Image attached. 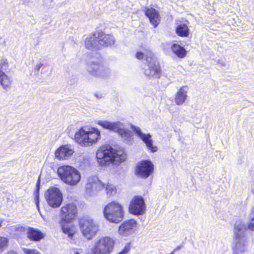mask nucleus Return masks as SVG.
<instances>
[{
  "label": "nucleus",
  "instance_id": "1",
  "mask_svg": "<svg viewBox=\"0 0 254 254\" xmlns=\"http://www.w3.org/2000/svg\"><path fill=\"white\" fill-rule=\"evenodd\" d=\"M96 158L99 163L103 165L109 162H123L126 159V154L123 149L117 150L109 145H105L97 150Z\"/></svg>",
  "mask_w": 254,
  "mask_h": 254
},
{
  "label": "nucleus",
  "instance_id": "2",
  "mask_svg": "<svg viewBox=\"0 0 254 254\" xmlns=\"http://www.w3.org/2000/svg\"><path fill=\"white\" fill-rule=\"evenodd\" d=\"M100 137V131L95 128L86 130L81 127L74 135L75 141L84 146L91 145L96 142Z\"/></svg>",
  "mask_w": 254,
  "mask_h": 254
},
{
  "label": "nucleus",
  "instance_id": "3",
  "mask_svg": "<svg viewBox=\"0 0 254 254\" xmlns=\"http://www.w3.org/2000/svg\"><path fill=\"white\" fill-rule=\"evenodd\" d=\"M58 174L64 183L70 186L76 185L81 179L79 171L70 166L60 167L58 169Z\"/></svg>",
  "mask_w": 254,
  "mask_h": 254
},
{
  "label": "nucleus",
  "instance_id": "4",
  "mask_svg": "<svg viewBox=\"0 0 254 254\" xmlns=\"http://www.w3.org/2000/svg\"><path fill=\"white\" fill-rule=\"evenodd\" d=\"M105 218L112 223H118L124 218L123 206L119 202L112 201L106 205L103 210Z\"/></svg>",
  "mask_w": 254,
  "mask_h": 254
},
{
  "label": "nucleus",
  "instance_id": "5",
  "mask_svg": "<svg viewBox=\"0 0 254 254\" xmlns=\"http://www.w3.org/2000/svg\"><path fill=\"white\" fill-rule=\"evenodd\" d=\"M145 60L147 64L144 68V73L149 79H155L160 78L161 74V68L157 59L152 52L145 56Z\"/></svg>",
  "mask_w": 254,
  "mask_h": 254
},
{
  "label": "nucleus",
  "instance_id": "6",
  "mask_svg": "<svg viewBox=\"0 0 254 254\" xmlns=\"http://www.w3.org/2000/svg\"><path fill=\"white\" fill-rule=\"evenodd\" d=\"M115 242L109 237H102L96 240L91 254H109L113 250Z\"/></svg>",
  "mask_w": 254,
  "mask_h": 254
},
{
  "label": "nucleus",
  "instance_id": "7",
  "mask_svg": "<svg viewBox=\"0 0 254 254\" xmlns=\"http://www.w3.org/2000/svg\"><path fill=\"white\" fill-rule=\"evenodd\" d=\"M98 125L105 129L118 132L125 140L129 141L131 139V131L123 128V124L120 122H111L107 121H99Z\"/></svg>",
  "mask_w": 254,
  "mask_h": 254
},
{
  "label": "nucleus",
  "instance_id": "8",
  "mask_svg": "<svg viewBox=\"0 0 254 254\" xmlns=\"http://www.w3.org/2000/svg\"><path fill=\"white\" fill-rule=\"evenodd\" d=\"M79 224L82 235L88 240L92 239L99 230L98 223L89 217L80 219Z\"/></svg>",
  "mask_w": 254,
  "mask_h": 254
},
{
  "label": "nucleus",
  "instance_id": "9",
  "mask_svg": "<svg viewBox=\"0 0 254 254\" xmlns=\"http://www.w3.org/2000/svg\"><path fill=\"white\" fill-rule=\"evenodd\" d=\"M86 69L92 76L103 78L109 77L110 74L109 68L97 61H91L86 65Z\"/></svg>",
  "mask_w": 254,
  "mask_h": 254
},
{
  "label": "nucleus",
  "instance_id": "10",
  "mask_svg": "<svg viewBox=\"0 0 254 254\" xmlns=\"http://www.w3.org/2000/svg\"><path fill=\"white\" fill-rule=\"evenodd\" d=\"M45 196L48 204L53 208L60 207L63 200L62 193L57 188L49 189Z\"/></svg>",
  "mask_w": 254,
  "mask_h": 254
},
{
  "label": "nucleus",
  "instance_id": "11",
  "mask_svg": "<svg viewBox=\"0 0 254 254\" xmlns=\"http://www.w3.org/2000/svg\"><path fill=\"white\" fill-rule=\"evenodd\" d=\"M154 165L149 160H143L137 165L135 172L136 175L142 178H147L153 173Z\"/></svg>",
  "mask_w": 254,
  "mask_h": 254
},
{
  "label": "nucleus",
  "instance_id": "12",
  "mask_svg": "<svg viewBox=\"0 0 254 254\" xmlns=\"http://www.w3.org/2000/svg\"><path fill=\"white\" fill-rule=\"evenodd\" d=\"M145 203L144 198L141 196H135L130 202L129 211L131 214L142 215L145 211Z\"/></svg>",
  "mask_w": 254,
  "mask_h": 254
},
{
  "label": "nucleus",
  "instance_id": "13",
  "mask_svg": "<svg viewBox=\"0 0 254 254\" xmlns=\"http://www.w3.org/2000/svg\"><path fill=\"white\" fill-rule=\"evenodd\" d=\"M131 128L152 152H156L157 150V146H154L153 144L152 135L150 133H143L139 127L134 125L131 126Z\"/></svg>",
  "mask_w": 254,
  "mask_h": 254
},
{
  "label": "nucleus",
  "instance_id": "14",
  "mask_svg": "<svg viewBox=\"0 0 254 254\" xmlns=\"http://www.w3.org/2000/svg\"><path fill=\"white\" fill-rule=\"evenodd\" d=\"M61 213L64 221L69 222L75 218L77 216L76 206L73 203L66 204L61 208Z\"/></svg>",
  "mask_w": 254,
  "mask_h": 254
},
{
  "label": "nucleus",
  "instance_id": "15",
  "mask_svg": "<svg viewBox=\"0 0 254 254\" xmlns=\"http://www.w3.org/2000/svg\"><path fill=\"white\" fill-rule=\"evenodd\" d=\"M7 68L6 60H3L0 64V83L6 91L10 88L11 83L9 77L5 73L7 71Z\"/></svg>",
  "mask_w": 254,
  "mask_h": 254
},
{
  "label": "nucleus",
  "instance_id": "16",
  "mask_svg": "<svg viewBox=\"0 0 254 254\" xmlns=\"http://www.w3.org/2000/svg\"><path fill=\"white\" fill-rule=\"evenodd\" d=\"M136 222L134 220L125 221L119 227V232L120 234L125 236L131 235L136 230Z\"/></svg>",
  "mask_w": 254,
  "mask_h": 254
},
{
  "label": "nucleus",
  "instance_id": "17",
  "mask_svg": "<svg viewBox=\"0 0 254 254\" xmlns=\"http://www.w3.org/2000/svg\"><path fill=\"white\" fill-rule=\"evenodd\" d=\"M105 187L103 184L96 176L89 177L85 185L86 191L90 192L92 191H99Z\"/></svg>",
  "mask_w": 254,
  "mask_h": 254
},
{
  "label": "nucleus",
  "instance_id": "18",
  "mask_svg": "<svg viewBox=\"0 0 254 254\" xmlns=\"http://www.w3.org/2000/svg\"><path fill=\"white\" fill-rule=\"evenodd\" d=\"M247 224L241 220L236 222L234 227V238H247Z\"/></svg>",
  "mask_w": 254,
  "mask_h": 254
},
{
  "label": "nucleus",
  "instance_id": "19",
  "mask_svg": "<svg viewBox=\"0 0 254 254\" xmlns=\"http://www.w3.org/2000/svg\"><path fill=\"white\" fill-rule=\"evenodd\" d=\"M247 238H234L232 246L233 254H241L246 250Z\"/></svg>",
  "mask_w": 254,
  "mask_h": 254
},
{
  "label": "nucleus",
  "instance_id": "20",
  "mask_svg": "<svg viewBox=\"0 0 254 254\" xmlns=\"http://www.w3.org/2000/svg\"><path fill=\"white\" fill-rule=\"evenodd\" d=\"M73 152L74 151L70 145H62L56 151L55 156L59 160H64L71 156Z\"/></svg>",
  "mask_w": 254,
  "mask_h": 254
},
{
  "label": "nucleus",
  "instance_id": "21",
  "mask_svg": "<svg viewBox=\"0 0 254 254\" xmlns=\"http://www.w3.org/2000/svg\"><path fill=\"white\" fill-rule=\"evenodd\" d=\"M97 34L101 48L111 46L114 44L115 38L112 35L106 34L103 32H97Z\"/></svg>",
  "mask_w": 254,
  "mask_h": 254
},
{
  "label": "nucleus",
  "instance_id": "22",
  "mask_svg": "<svg viewBox=\"0 0 254 254\" xmlns=\"http://www.w3.org/2000/svg\"><path fill=\"white\" fill-rule=\"evenodd\" d=\"M97 32L91 34L85 40V47L88 50H96L101 49Z\"/></svg>",
  "mask_w": 254,
  "mask_h": 254
},
{
  "label": "nucleus",
  "instance_id": "23",
  "mask_svg": "<svg viewBox=\"0 0 254 254\" xmlns=\"http://www.w3.org/2000/svg\"><path fill=\"white\" fill-rule=\"evenodd\" d=\"M145 15L149 18L150 22L156 27L159 24L160 19L158 12L153 8H146L145 9Z\"/></svg>",
  "mask_w": 254,
  "mask_h": 254
},
{
  "label": "nucleus",
  "instance_id": "24",
  "mask_svg": "<svg viewBox=\"0 0 254 254\" xmlns=\"http://www.w3.org/2000/svg\"><path fill=\"white\" fill-rule=\"evenodd\" d=\"M28 238L33 241H39L44 238V234L39 230L34 228L29 227L27 232Z\"/></svg>",
  "mask_w": 254,
  "mask_h": 254
},
{
  "label": "nucleus",
  "instance_id": "25",
  "mask_svg": "<svg viewBox=\"0 0 254 254\" xmlns=\"http://www.w3.org/2000/svg\"><path fill=\"white\" fill-rule=\"evenodd\" d=\"M171 49L172 52L179 58H183L187 55V51L185 48L178 43H172Z\"/></svg>",
  "mask_w": 254,
  "mask_h": 254
},
{
  "label": "nucleus",
  "instance_id": "26",
  "mask_svg": "<svg viewBox=\"0 0 254 254\" xmlns=\"http://www.w3.org/2000/svg\"><path fill=\"white\" fill-rule=\"evenodd\" d=\"M187 92L185 90L184 87H181L177 92L175 102L177 105H181L185 103L187 98Z\"/></svg>",
  "mask_w": 254,
  "mask_h": 254
},
{
  "label": "nucleus",
  "instance_id": "27",
  "mask_svg": "<svg viewBox=\"0 0 254 254\" xmlns=\"http://www.w3.org/2000/svg\"><path fill=\"white\" fill-rule=\"evenodd\" d=\"M189 29L186 24L181 23L178 25L176 31L178 35L181 37H187L189 34Z\"/></svg>",
  "mask_w": 254,
  "mask_h": 254
},
{
  "label": "nucleus",
  "instance_id": "28",
  "mask_svg": "<svg viewBox=\"0 0 254 254\" xmlns=\"http://www.w3.org/2000/svg\"><path fill=\"white\" fill-rule=\"evenodd\" d=\"M62 229L65 234H67L68 237L72 238L74 234V231L72 228L69 226L67 224H63Z\"/></svg>",
  "mask_w": 254,
  "mask_h": 254
},
{
  "label": "nucleus",
  "instance_id": "29",
  "mask_svg": "<svg viewBox=\"0 0 254 254\" xmlns=\"http://www.w3.org/2000/svg\"><path fill=\"white\" fill-rule=\"evenodd\" d=\"M40 179L39 177L36 182V189L35 191V200L38 210L39 211V190L40 189Z\"/></svg>",
  "mask_w": 254,
  "mask_h": 254
},
{
  "label": "nucleus",
  "instance_id": "30",
  "mask_svg": "<svg viewBox=\"0 0 254 254\" xmlns=\"http://www.w3.org/2000/svg\"><path fill=\"white\" fill-rule=\"evenodd\" d=\"M105 186L106 185L105 184ZM106 188L107 194L108 196H111L116 193V189L115 187L111 184H108L106 186H105L104 188Z\"/></svg>",
  "mask_w": 254,
  "mask_h": 254
},
{
  "label": "nucleus",
  "instance_id": "31",
  "mask_svg": "<svg viewBox=\"0 0 254 254\" xmlns=\"http://www.w3.org/2000/svg\"><path fill=\"white\" fill-rule=\"evenodd\" d=\"M8 239L5 237L0 236V253H2L3 249L7 246Z\"/></svg>",
  "mask_w": 254,
  "mask_h": 254
},
{
  "label": "nucleus",
  "instance_id": "32",
  "mask_svg": "<svg viewBox=\"0 0 254 254\" xmlns=\"http://www.w3.org/2000/svg\"><path fill=\"white\" fill-rule=\"evenodd\" d=\"M172 43H166L162 44V48L164 52L168 55H170L172 52L171 49V46H172Z\"/></svg>",
  "mask_w": 254,
  "mask_h": 254
},
{
  "label": "nucleus",
  "instance_id": "33",
  "mask_svg": "<svg viewBox=\"0 0 254 254\" xmlns=\"http://www.w3.org/2000/svg\"><path fill=\"white\" fill-rule=\"evenodd\" d=\"M250 222L247 224L248 229L251 231H254V215L251 213L249 215Z\"/></svg>",
  "mask_w": 254,
  "mask_h": 254
},
{
  "label": "nucleus",
  "instance_id": "34",
  "mask_svg": "<svg viewBox=\"0 0 254 254\" xmlns=\"http://www.w3.org/2000/svg\"><path fill=\"white\" fill-rule=\"evenodd\" d=\"M22 251L25 254H40V253L35 249L23 248Z\"/></svg>",
  "mask_w": 254,
  "mask_h": 254
},
{
  "label": "nucleus",
  "instance_id": "35",
  "mask_svg": "<svg viewBox=\"0 0 254 254\" xmlns=\"http://www.w3.org/2000/svg\"><path fill=\"white\" fill-rule=\"evenodd\" d=\"M129 246L126 245L124 248L118 254H127L129 251Z\"/></svg>",
  "mask_w": 254,
  "mask_h": 254
},
{
  "label": "nucleus",
  "instance_id": "36",
  "mask_svg": "<svg viewBox=\"0 0 254 254\" xmlns=\"http://www.w3.org/2000/svg\"><path fill=\"white\" fill-rule=\"evenodd\" d=\"M136 58L138 60H141L144 57V54L141 52H137L135 55Z\"/></svg>",
  "mask_w": 254,
  "mask_h": 254
},
{
  "label": "nucleus",
  "instance_id": "37",
  "mask_svg": "<svg viewBox=\"0 0 254 254\" xmlns=\"http://www.w3.org/2000/svg\"><path fill=\"white\" fill-rule=\"evenodd\" d=\"M94 96L98 99L103 98L105 96V94L103 93L97 92L95 93Z\"/></svg>",
  "mask_w": 254,
  "mask_h": 254
},
{
  "label": "nucleus",
  "instance_id": "38",
  "mask_svg": "<svg viewBox=\"0 0 254 254\" xmlns=\"http://www.w3.org/2000/svg\"><path fill=\"white\" fill-rule=\"evenodd\" d=\"M42 66V64H37L35 67V70H39Z\"/></svg>",
  "mask_w": 254,
  "mask_h": 254
},
{
  "label": "nucleus",
  "instance_id": "39",
  "mask_svg": "<svg viewBox=\"0 0 254 254\" xmlns=\"http://www.w3.org/2000/svg\"><path fill=\"white\" fill-rule=\"evenodd\" d=\"M218 63L219 64H221L222 65H223V66H225V63H224V62H223L222 61L220 60H219L218 61Z\"/></svg>",
  "mask_w": 254,
  "mask_h": 254
},
{
  "label": "nucleus",
  "instance_id": "40",
  "mask_svg": "<svg viewBox=\"0 0 254 254\" xmlns=\"http://www.w3.org/2000/svg\"><path fill=\"white\" fill-rule=\"evenodd\" d=\"M182 248V246L180 245V246H178L177 248H176L175 249H174V251H179L181 249V248Z\"/></svg>",
  "mask_w": 254,
  "mask_h": 254
},
{
  "label": "nucleus",
  "instance_id": "41",
  "mask_svg": "<svg viewBox=\"0 0 254 254\" xmlns=\"http://www.w3.org/2000/svg\"><path fill=\"white\" fill-rule=\"evenodd\" d=\"M7 254H17L14 251H10V252H9L8 253H7Z\"/></svg>",
  "mask_w": 254,
  "mask_h": 254
},
{
  "label": "nucleus",
  "instance_id": "42",
  "mask_svg": "<svg viewBox=\"0 0 254 254\" xmlns=\"http://www.w3.org/2000/svg\"><path fill=\"white\" fill-rule=\"evenodd\" d=\"M251 213H252V214H253L254 215V206L252 208Z\"/></svg>",
  "mask_w": 254,
  "mask_h": 254
},
{
  "label": "nucleus",
  "instance_id": "43",
  "mask_svg": "<svg viewBox=\"0 0 254 254\" xmlns=\"http://www.w3.org/2000/svg\"><path fill=\"white\" fill-rule=\"evenodd\" d=\"M15 229H16L17 228H19V226H18L17 225H16V226H13Z\"/></svg>",
  "mask_w": 254,
  "mask_h": 254
},
{
  "label": "nucleus",
  "instance_id": "44",
  "mask_svg": "<svg viewBox=\"0 0 254 254\" xmlns=\"http://www.w3.org/2000/svg\"><path fill=\"white\" fill-rule=\"evenodd\" d=\"M175 251H174V250L173 251H172L170 254H175Z\"/></svg>",
  "mask_w": 254,
  "mask_h": 254
},
{
  "label": "nucleus",
  "instance_id": "45",
  "mask_svg": "<svg viewBox=\"0 0 254 254\" xmlns=\"http://www.w3.org/2000/svg\"><path fill=\"white\" fill-rule=\"evenodd\" d=\"M74 254H80L78 252H76Z\"/></svg>",
  "mask_w": 254,
  "mask_h": 254
},
{
  "label": "nucleus",
  "instance_id": "46",
  "mask_svg": "<svg viewBox=\"0 0 254 254\" xmlns=\"http://www.w3.org/2000/svg\"><path fill=\"white\" fill-rule=\"evenodd\" d=\"M1 226V223L0 222V227Z\"/></svg>",
  "mask_w": 254,
  "mask_h": 254
}]
</instances>
